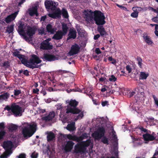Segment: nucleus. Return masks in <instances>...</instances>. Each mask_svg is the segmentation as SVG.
Returning a JSON list of instances; mask_svg holds the SVG:
<instances>
[{"mask_svg":"<svg viewBox=\"0 0 158 158\" xmlns=\"http://www.w3.org/2000/svg\"><path fill=\"white\" fill-rule=\"evenodd\" d=\"M116 80V78L113 75H111L110 77L109 78V81H115Z\"/></svg>","mask_w":158,"mask_h":158,"instance_id":"nucleus-45","label":"nucleus"},{"mask_svg":"<svg viewBox=\"0 0 158 158\" xmlns=\"http://www.w3.org/2000/svg\"><path fill=\"white\" fill-rule=\"evenodd\" d=\"M132 142L136 146L141 145L142 143L140 142V139H133Z\"/></svg>","mask_w":158,"mask_h":158,"instance_id":"nucleus-31","label":"nucleus"},{"mask_svg":"<svg viewBox=\"0 0 158 158\" xmlns=\"http://www.w3.org/2000/svg\"><path fill=\"white\" fill-rule=\"evenodd\" d=\"M18 11L15 12V13L8 16L6 18L5 21L6 23H8L13 21L15 19L18 14Z\"/></svg>","mask_w":158,"mask_h":158,"instance_id":"nucleus-17","label":"nucleus"},{"mask_svg":"<svg viewBox=\"0 0 158 158\" xmlns=\"http://www.w3.org/2000/svg\"><path fill=\"white\" fill-rule=\"evenodd\" d=\"M143 37L145 42L148 45L152 44L153 43L152 42L151 40L149 37L148 36H144Z\"/></svg>","mask_w":158,"mask_h":158,"instance_id":"nucleus-35","label":"nucleus"},{"mask_svg":"<svg viewBox=\"0 0 158 158\" xmlns=\"http://www.w3.org/2000/svg\"><path fill=\"white\" fill-rule=\"evenodd\" d=\"M135 94V92H130L129 93V96L130 98L132 97Z\"/></svg>","mask_w":158,"mask_h":158,"instance_id":"nucleus-61","label":"nucleus"},{"mask_svg":"<svg viewBox=\"0 0 158 158\" xmlns=\"http://www.w3.org/2000/svg\"><path fill=\"white\" fill-rule=\"evenodd\" d=\"M59 138H73L72 136L70 135H66L61 133H59Z\"/></svg>","mask_w":158,"mask_h":158,"instance_id":"nucleus-33","label":"nucleus"},{"mask_svg":"<svg viewBox=\"0 0 158 158\" xmlns=\"http://www.w3.org/2000/svg\"><path fill=\"white\" fill-rule=\"evenodd\" d=\"M18 158H26V155L24 153H21L18 156Z\"/></svg>","mask_w":158,"mask_h":158,"instance_id":"nucleus-53","label":"nucleus"},{"mask_svg":"<svg viewBox=\"0 0 158 158\" xmlns=\"http://www.w3.org/2000/svg\"><path fill=\"white\" fill-rule=\"evenodd\" d=\"M6 132L5 131H1L0 132V138H2L5 135Z\"/></svg>","mask_w":158,"mask_h":158,"instance_id":"nucleus-55","label":"nucleus"},{"mask_svg":"<svg viewBox=\"0 0 158 158\" xmlns=\"http://www.w3.org/2000/svg\"><path fill=\"white\" fill-rule=\"evenodd\" d=\"M95 52L98 54H100L101 53V51L100 50L99 48H97L96 49Z\"/></svg>","mask_w":158,"mask_h":158,"instance_id":"nucleus-60","label":"nucleus"},{"mask_svg":"<svg viewBox=\"0 0 158 158\" xmlns=\"http://www.w3.org/2000/svg\"><path fill=\"white\" fill-rule=\"evenodd\" d=\"M152 20L156 23H158V15H157L155 17L152 19Z\"/></svg>","mask_w":158,"mask_h":158,"instance_id":"nucleus-50","label":"nucleus"},{"mask_svg":"<svg viewBox=\"0 0 158 158\" xmlns=\"http://www.w3.org/2000/svg\"><path fill=\"white\" fill-rule=\"evenodd\" d=\"M97 31L102 36L107 35V32L102 25L98 26L97 27Z\"/></svg>","mask_w":158,"mask_h":158,"instance_id":"nucleus-22","label":"nucleus"},{"mask_svg":"<svg viewBox=\"0 0 158 158\" xmlns=\"http://www.w3.org/2000/svg\"><path fill=\"white\" fill-rule=\"evenodd\" d=\"M11 111L15 116H21L23 112L21 107L13 103L11 105Z\"/></svg>","mask_w":158,"mask_h":158,"instance_id":"nucleus-9","label":"nucleus"},{"mask_svg":"<svg viewBox=\"0 0 158 158\" xmlns=\"http://www.w3.org/2000/svg\"><path fill=\"white\" fill-rule=\"evenodd\" d=\"M111 90H112V93L114 92H118L120 89V88L118 87L116 84H114L111 87Z\"/></svg>","mask_w":158,"mask_h":158,"instance_id":"nucleus-36","label":"nucleus"},{"mask_svg":"<svg viewBox=\"0 0 158 158\" xmlns=\"http://www.w3.org/2000/svg\"><path fill=\"white\" fill-rule=\"evenodd\" d=\"M22 132L24 137H31L35 132L36 125L35 124L32 125L27 123L23 124Z\"/></svg>","mask_w":158,"mask_h":158,"instance_id":"nucleus-3","label":"nucleus"},{"mask_svg":"<svg viewBox=\"0 0 158 158\" xmlns=\"http://www.w3.org/2000/svg\"><path fill=\"white\" fill-rule=\"evenodd\" d=\"M38 156V153L35 152L32 153L31 155V158H37Z\"/></svg>","mask_w":158,"mask_h":158,"instance_id":"nucleus-46","label":"nucleus"},{"mask_svg":"<svg viewBox=\"0 0 158 158\" xmlns=\"http://www.w3.org/2000/svg\"><path fill=\"white\" fill-rule=\"evenodd\" d=\"M55 115V112L54 111L50 112L49 114L46 116L42 117V119L46 121H50L52 120Z\"/></svg>","mask_w":158,"mask_h":158,"instance_id":"nucleus-20","label":"nucleus"},{"mask_svg":"<svg viewBox=\"0 0 158 158\" xmlns=\"http://www.w3.org/2000/svg\"><path fill=\"white\" fill-rule=\"evenodd\" d=\"M62 13L63 16L64 18H67L69 17L68 12L67 10L64 9L63 8L62 10Z\"/></svg>","mask_w":158,"mask_h":158,"instance_id":"nucleus-37","label":"nucleus"},{"mask_svg":"<svg viewBox=\"0 0 158 158\" xmlns=\"http://www.w3.org/2000/svg\"><path fill=\"white\" fill-rule=\"evenodd\" d=\"M83 17L88 23L93 22L94 20V12L88 10H84L83 12Z\"/></svg>","mask_w":158,"mask_h":158,"instance_id":"nucleus-8","label":"nucleus"},{"mask_svg":"<svg viewBox=\"0 0 158 158\" xmlns=\"http://www.w3.org/2000/svg\"><path fill=\"white\" fill-rule=\"evenodd\" d=\"M80 47L78 45L75 44L72 46L71 50L69 52V55L71 56L77 54L79 52Z\"/></svg>","mask_w":158,"mask_h":158,"instance_id":"nucleus-12","label":"nucleus"},{"mask_svg":"<svg viewBox=\"0 0 158 158\" xmlns=\"http://www.w3.org/2000/svg\"><path fill=\"white\" fill-rule=\"evenodd\" d=\"M137 60L139 67L141 68H142L143 63H142V59L139 57H137Z\"/></svg>","mask_w":158,"mask_h":158,"instance_id":"nucleus-40","label":"nucleus"},{"mask_svg":"<svg viewBox=\"0 0 158 158\" xmlns=\"http://www.w3.org/2000/svg\"><path fill=\"white\" fill-rule=\"evenodd\" d=\"M74 143L72 141H69L67 142L64 149L66 152H70L73 148Z\"/></svg>","mask_w":158,"mask_h":158,"instance_id":"nucleus-16","label":"nucleus"},{"mask_svg":"<svg viewBox=\"0 0 158 158\" xmlns=\"http://www.w3.org/2000/svg\"><path fill=\"white\" fill-rule=\"evenodd\" d=\"M110 137L112 138H117L115 132L113 129L111 131V132L110 133Z\"/></svg>","mask_w":158,"mask_h":158,"instance_id":"nucleus-39","label":"nucleus"},{"mask_svg":"<svg viewBox=\"0 0 158 158\" xmlns=\"http://www.w3.org/2000/svg\"><path fill=\"white\" fill-rule=\"evenodd\" d=\"M105 17L101 11L96 10L94 12V20L95 23L99 26L103 25L106 23Z\"/></svg>","mask_w":158,"mask_h":158,"instance_id":"nucleus-6","label":"nucleus"},{"mask_svg":"<svg viewBox=\"0 0 158 158\" xmlns=\"http://www.w3.org/2000/svg\"><path fill=\"white\" fill-rule=\"evenodd\" d=\"M155 33L156 35L158 36V24L156 25Z\"/></svg>","mask_w":158,"mask_h":158,"instance_id":"nucleus-52","label":"nucleus"},{"mask_svg":"<svg viewBox=\"0 0 158 158\" xmlns=\"http://www.w3.org/2000/svg\"><path fill=\"white\" fill-rule=\"evenodd\" d=\"M19 58L21 60L22 64L32 69L38 68L39 66L37 64L41 62V60L39 58L35 55L32 56V58L30 59L29 62H27V60L23 55L19 56Z\"/></svg>","mask_w":158,"mask_h":158,"instance_id":"nucleus-2","label":"nucleus"},{"mask_svg":"<svg viewBox=\"0 0 158 158\" xmlns=\"http://www.w3.org/2000/svg\"><path fill=\"white\" fill-rule=\"evenodd\" d=\"M89 134H87L86 133H84L79 138H87L89 137Z\"/></svg>","mask_w":158,"mask_h":158,"instance_id":"nucleus-49","label":"nucleus"},{"mask_svg":"<svg viewBox=\"0 0 158 158\" xmlns=\"http://www.w3.org/2000/svg\"><path fill=\"white\" fill-rule=\"evenodd\" d=\"M12 152V151H10L9 152H7L6 151H5V152L0 156L1 158H7Z\"/></svg>","mask_w":158,"mask_h":158,"instance_id":"nucleus-30","label":"nucleus"},{"mask_svg":"<svg viewBox=\"0 0 158 158\" xmlns=\"http://www.w3.org/2000/svg\"><path fill=\"white\" fill-rule=\"evenodd\" d=\"M24 27L25 25L24 24L21 22L19 23L18 31L19 34L22 36L23 34H24V32H25V31L24 30Z\"/></svg>","mask_w":158,"mask_h":158,"instance_id":"nucleus-23","label":"nucleus"},{"mask_svg":"<svg viewBox=\"0 0 158 158\" xmlns=\"http://www.w3.org/2000/svg\"><path fill=\"white\" fill-rule=\"evenodd\" d=\"M42 58L45 60L49 61L57 60L55 56L48 53H44Z\"/></svg>","mask_w":158,"mask_h":158,"instance_id":"nucleus-15","label":"nucleus"},{"mask_svg":"<svg viewBox=\"0 0 158 158\" xmlns=\"http://www.w3.org/2000/svg\"><path fill=\"white\" fill-rule=\"evenodd\" d=\"M58 5L57 3L53 1L46 0L45 2V5L46 9L55 10L53 13L48 14L49 17L53 19L60 18L61 11L59 8H56Z\"/></svg>","mask_w":158,"mask_h":158,"instance_id":"nucleus-1","label":"nucleus"},{"mask_svg":"<svg viewBox=\"0 0 158 158\" xmlns=\"http://www.w3.org/2000/svg\"><path fill=\"white\" fill-rule=\"evenodd\" d=\"M69 105L71 106H68L66 109V113H72L73 114L79 113L81 110L76 108L78 105V102L75 100H71L69 102Z\"/></svg>","mask_w":158,"mask_h":158,"instance_id":"nucleus-7","label":"nucleus"},{"mask_svg":"<svg viewBox=\"0 0 158 158\" xmlns=\"http://www.w3.org/2000/svg\"><path fill=\"white\" fill-rule=\"evenodd\" d=\"M108 102L106 101L104 102H102V105L103 106H105L107 104Z\"/></svg>","mask_w":158,"mask_h":158,"instance_id":"nucleus-63","label":"nucleus"},{"mask_svg":"<svg viewBox=\"0 0 158 158\" xmlns=\"http://www.w3.org/2000/svg\"><path fill=\"white\" fill-rule=\"evenodd\" d=\"M25 1V0H20V1L18 3V6H20L21 4H22Z\"/></svg>","mask_w":158,"mask_h":158,"instance_id":"nucleus-62","label":"nucleus"},{"mask_svg":"<svg viewBox=\"0 0 158 158\" xmlns=\"http://www.w3.org/2000/svg\"><path fill=\"white\" fill-rule=\"evenodd\" d=\"M37 28L36 27H31L30 26L27 27L26 32H24L23 37L27 42H29L32 40V37L35 34Z\"/></svg>","mask_w":158,"mask_h":158,"instance_id":"nucleus-5","label":"nucleus"},{"mask_svg":"<svg viewBox=\"0 0 158 158\" xmlns=\"http://www.w3.org/2000/svg\"><path fill=\"white\" fill-rule=\"evenodd\" d=\"M5 128L4 124L3 123H0V130H3Z\"/></svg>","mask_w":158,"mask_h":158,"instance_id":"nucleus-54","label":"nucleus"},{"mask_svg":"<svg viewBox=\"0 0 158 158\" xmlns=\"http://www.w3.org/2000/svg\"><path fill=\"white\" fill-rule=\"evenodd\" d=\"M113 144L114 149H116L118 148V143L117 140H116L114 141Z\"/></svg>","mask_w":158,"mask_h":158,"instance_id":"nucleus-44","label":"nucleus"},{"mask_svg":"<svg viewBox=\"0 0 158 158\" xmlns=\"http://www.w3.org/2000/svg\"><path fill=\"white\" fill-rule=\"evenodd\" d=\"M46 29L48 32H50L51 34H53L55 31V29L52 28V26L50 24H48L47 26Z\"/></svg>","mask_w":158,"mask_h":158,"instance_id":"nucleus-29","label":"nucleus"},{"mask_svg":"<svg viewBox=\"0 0 158 158\" xmlns=\"http://www.w3.org/2000/svg\"><path fill=\"white\" fill-rule=\"evenodd\" d=\"M138 89L139 90V93L143 95L144 94V90L142 89L143 85L142 84H139L138 85Z\"/></svg>","mask_w":158,"mask_h":158,"instance_id":"nucleus-38","label":"nucleus"},{"mask_svg":"<svg viewBox=\"0 0 158 158\" xmlns=\"http://www.w3.org/2000/svg\"><path fill=\"white\" fill-rule=\"evenodd\" d=\"M105 129L102 127H99L92 134V136L94 138H101L104 136Z\"/></svg>","mask_w":158,"mask_h":158,"instance_id":"nucleus-10","label":"nucleus"},{"mask_svg":"<svg viewBox=\"0 0 158 158\" xmlns=\"http://www.w3.org/2000/svg\"><path fill=\"white\" fill-rule=\"evenodd\" d=\"M17 128L18 127L16 125L12 124L9 127V129L10 130L13 131L16 130L17 129Z\"/></svg>","mask_w":158,"mask_h":158,"instance_id":"nucleus-42","label":"nucleus"},{"mask_svg":"<svg viewBox=\"0 0 158 158\" xmlns=\"http://www.w3.org/2000/svg\"><path fill=\"white\" fill-rule=\"evenodd\" d=\"M62 34L64 35H65L67 33L68 27L66 24L63 23H62Z\"/></svg>","mask_w":158,"mask_h":158,"instance_id":"nucleus-27","label":"nucleus"},{"mask_svg":"<svg viewBox=\"0 0 158 158\" xmlns=\"http://www.w3.org/2000/svg\"><path fill=\"white\" fill-rule=\"evenodd\" d=\"M1 66L6 68H8L10 66L9 62L8 61H5L1 65Z\"/></svg>","mask_w":158,"mask_h":158,"instance_id":"nucleus-43","label":"nucleus"},{"mask_svg":"<svg viewBox=\"0 0 158 158\" xmlns=\"http://www.w3.org/2000/svg\"><path fill=\"white\" fill-rule=\"evenodd\" d=\"M101 141L104 144H109L108 139H101Z\"/></svg>","mask_w":158,"mask_h":158,"instance_id":"nucleus-51","label":"nucleus"},{"mask_svg":"<svg viewBox=\"0 0 158 158\" xmlns=\"http://www.w3.org/2000/svg\"><path fill=\"white\" fill-rule=\"evenodd\" d=\"M53 46L50 43L44 41L41 44L40 48L43 50H50L52 48Z\"/></svg>","mask_w":158,"mask_h":158,"instance_id":"nucleus-13","label":"nucleus"},{"mask_svg":"<svg viewBox=\"0 0 158 158\" xmlns=\"http://www.w3.org/2000/svg\"><path fill=\"white\" fill-rule=\"evenodd\" d=\"M19 52H15L13 53V54L14 56H17L19 58V56H22V55L19 54Z\"/></svg>","mask_w":158,"mask_h":158,"instance_id":"nucleus-58","label":"nucleus"},{"mask_svg":"<svg viewBox=\"0 0 158 158\" xmlns=\"http://www.w3.org/2000/svg\"><path fill=\"white\" fill-rule=\"evenodd\" d=\"M77 36V32L76 30L73 29H71L68 34V37L67 38V40L72 39H74Z\"/></svg>","mask_w":158,"mask_h":158,"instance_id":"nucleus-21","label":"nucleus"},{"mask_svg":"<svg viewBox=\"0 0 158 158\" xmlns=\"http://www.w3.org/2000/svg\"><path fill=\"white\" fill-rule=\"evenodd\" d=\"M14 30V25H11L7 27L6 31L9 34H10L13 32Z\"/></svg>","mask_w":158,"mask_h":158,"instance_id":"nucleus-34","label":"nucleus"},{"mask_svg":"<svg viewBox=\"0 0 158 158\" xmlns=\"http://www.w3.org/2000/svg\"><path fill=\"white\" fill-rule=\"evenodd\" d=\"M38 34H39L42 35L44 34L45 30L44 28L43 27H40L38 29Z\"/></svg>","mask_w":158,"mask_h":158,"instance_id":"nucleus-41","label":"nucleus"},{"mask_svg":"<svg viewBox=\"0 0 158 158\" xmlns=\"http://www.w3.org/2000/svg\"><path fill=\"white\" fill-rule=\"evenodd\" d=\"M43 152L45 154H46L48 155H51L53 152H55V150L53 148L50 149V146L48 145L47 147L44 148Z\"/></svg>","mask_w":158,"mask_h":158,"instance_id":"nucleus-24","label":"nucleus"},{"mask_svg":"<svg viewBox=\"0 0 158 158\" xmlns=\"http://www.w3.org/2000/svg\"><path fill=\"white\" fill-rule=\"evenodd\" d=\"M10 94L6 92L0 95V100H5L8 98Z\"/></svg>","mask_w":158,"mask_h":158,"instance_id":"nucleus-32","label":"nucleus"},{"mask_svg":"<svg viewBox=\"0 0 158 158\" xmlns=\"http://www.w3.org/2000/svg\"><path fill=\"white\" fill-rule=\"evenodd\" d=\"M91 143V140L88 139L85 141H82L77 143L74 146V152L81 154L85 153L86 148Z\"/></svg>","mask_w":158,"mask_h":158,"instance_id":"nucleus-4","label":"nucleus"},{"mask_svg":"<svg viewBox=\"0 0 158 158\" xmlns=\"http://www.w3.org/2000/svg\"><path fill=\"white\" fill-rule=\"evenodd\" d=\"M64 35L62 34V31L61 30L58 31L56 32L52 37V39L56 40H59L61 39Z\"/></svg>","mask_w":158,"mask_h":158,"instance_id":"nucleus-19","label":"nucleus"},{"mask_svg":"<svg viewBox=\"0 0 158 158\" xmlns=\"http://www.w3.org/2000/svg\"><path fill=\"white\" fill-rule=\"evenodd\" d=\"M149 75V74L148 73H146L144 72H141L140 73L139 79L146 80Z\"/></svg>","mask_w":158,"mask_h":158,"instance_id":"nucleus-25","label":"nucleus"},{"mask_svg":"<svg viewBox=\"0 0 158 158\" xmlns=\"http://www.w3.org/2000/svg\"><path fill=\"white\" fill-rule=\"evenodd\" d=\"M37 9V6H35L32 8H29L28 9V11L31 16H33L34 15H35L37 16H38Z\"/></svg>","mask_w":158,"mask_h":158,"instance_id":"nucleus-18","label":"nucleus"},{"mask_svg":"<svg viewBox=\"0 0 158 158\" xmlns=\"http://www.w3.org/2000/svg\"><path fill=\"white\" fill-rule=\"evenodd\" d=\"M45 134L47 135V138H55V134L52 131H47Z\"/></svg>","mask_w":158,"mask_h":158,"instance_id":"nucleus-28","label":"nucleus"},{"mask_svg":"<svg viewBox=\"0 0 158 158\" xmlns=\"http://www.w3.org/2000/svg\"><path fill=\"white\" fill-rule=\"evenodd\" d=\"M138 15V12L137 11H134L131 14V16L133 17L136 18Z\"/></svg>","mask_w":158,"mask_h":158,"instance_id":"nucleus-47","label":"nucleus"},{"mask_svg":"<svg viewBox=\"0 0 158 158\" xmlns=\"http://www.w3.org/2000/svg\"><path fill=\"white\" fill-rule=\"evenodd\" d=\"M83 116V114L82 113H81L77 116V117L79 119L81 118Z\"/></svg>","mask_w":158,"mask_h":158,"instance_id":"nucleus-64","label":"nucleus"},{"mask_svg":"<svg viewBox=\"0 0 158 158\" xmlns=\"http://www.w3.org/2000/svg\"><path fill=\"white\" fill-rule=\"evenodd\" d=\"M21 93V92L19 90H15L14 95H17Z\"/></svg>","mask_w":158,"mask_h":158,"instance_id":"nucleus-59","label":"nucleus"},{"mask_svg":"<svg viewBox=\"0 0 158 158\" xmlns=\"http://www.w3.org/2000/svg\"><path fill=\"white\" fill-rule=\"evenodd\" d=\"M75 123L72 122L67 125L66 129L70 131H73L75 129Z\"/></svg>","mask_w":158,"mask_h":158,"instance_id":"nucleus-26","label":"nucleus"},{"mask_svg":"<svg viewBox=\"0 0 158 158\" xmlns=\"http://www.w3.org/2000/svg\"><path fill=\"white\" fill-rule=\"evenodd\" d=\"M126 69L128 71V73H130L131 71V68L129 65H127L126 67Z\"/></svg>","mask_w":158,"mask_h":158,"instance_id":"nucleus-56","label":"nucleus"},{"mask_svg":"<svg viewBox=\"0 0 158 158\" xmlns=\"http://www.w3.org/2000/svg\"><path fill=\"white\" fill-rule=\"evenodd\" d=\"M108 60L110 61H111V63L113 64H114L116 63V60L113 59L112 57H109Z\"/></svg>","mask_w":158,"mask_h":158,"instance_id":"nucleus-48","label":"nucleus"},{"mask_svg":"<svg viewBox=\"0 0 158 158\" xmlns=\"http://www.w3.org/2000/svg\"><path fill=\"white\" fill-rule=\"evenodd\" d=\"M139 128L142 132L146 133L143 135V138H155L154 135V133H152V134L150 135L148 133L149 131L143 127H139Z\"/></svg>","mask_w":158,"mask_h":158,"instance_id":"nucleus-14","label":"nucleus"},{"mask_svg":"<svg viewBox=\"0 0 158 158\" xmlns=\"http://www.w3.org/2000/svg\"><path fill=\"white\" fill-rule=\"evenodd\" d=\"M144 141V143H148L150 141H152L155 139H143Z\"/></svg>","mask_w":158,"mask_h":158,"instance_id":"nucleus-57","label":"nucleus"},{"mask_svg":"<svg viewBox=\"0 0 158 158\" xmlns=\"http://www.w3.org/2000/svg\"><path fill=\"white\" fill-rule=\"evenodd\" d=\"M1 145L7 152L12 151V149L14 147V144L12 141L8 140L3 141Z\"/></svg>","mask_w":158,"mask_h":158,"instance_id":"nucleus-11","label":"nucleus"}]
</instances>
